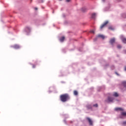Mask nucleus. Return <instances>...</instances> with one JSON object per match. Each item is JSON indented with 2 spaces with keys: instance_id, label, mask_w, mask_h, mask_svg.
Returning <instances> with one entry per match:
<instances>
[{
  "instance_id": "f257e3e1",
  "label": "nucleus",
  "mask_w": 126,
  "mask_h": 126,
  "mask_svg": "<svg viewBox=\"0 0 126 126\" xmlns=\"http://www.w3.org/2000/svg\"><path fill=\"white\" fill-rule=\"evenodd\" d=\"M60 100L62 102H66L67 100H69V95L67 94H62L60 96Z\"/></svg>"
},
{
  "instance_id": "6e6552de",
  "label": "nucleus",
  "mask_w": 126,
  "mask_h": 126,
  "mask_svg": "<svg viewBox=\"0 0 126 126\" xmlns=\"http://www.w3.org/2000/svg\"><path fill=\"white\" fill-rule=\"evenodd\" d=\"M121 40L125 44H126V38L123 37H121Z\"/></svg>"
},
{
  "instance_id": "393cba45",
  "label": "nucleus",
  "mask_w": 126,
  "mask_h": 126,
  "mask_svg": "<svg viewBox=\"0 0 126 126\" xmlns=\"http://www.w3.org/2000/svg\"><path fill=\"white\" fill-rule=\"evenodd\" d=\"M34 9H35V10H38V8L35 7V8H34Z\"/></svg>"
},
{
  "instance_id": "20e7f679",
  "label": "nucleus",
  "mask_w": 126,
  "mask_h": 126,
  "mask_svg": "<svg viewBox=\"0 0 126 126\" xmlns=\"http://www.w3.org/2000/svg\"><path fill=\"white\" fill-rule=\"evenodd\" d=\"M13 48L14 49H15L16 50H17L18 49H20V46H19V45H17V44H15L13 46Z\"/></svg>"
},
{
  "instance_id": "f03ea898",
  "label": "nucleus",
  "mask_w": 126,
  "mask_h": 126,
  "mask_svg": "<svg viewBox=\"0 0 126 126\" xmlns=\"http://www.w3.org/2000/svg\"><path fill=\"white\" fill-rule=\"evenodd\" d=\"M109 23V22H108V21H106V22H105L103 24H102L101 26H100V29H103V28H104V27L106 25H107V24H108Z\"/></svg>"
},
{
  "instance_id": "6ab92c4d",
  "label": "nucleus",
  "mask_w": 126,
  "mask_h": 126,
  "mask_svg": "<svg viewBox=\"0 0 126 126\" xmlns=\"http://www.w3.org/2000/svg\"><path fill=\"white\" fill-rule=\"evenodd\" d=\"M108 29H109V30H114V29L112 27H109L108 28Z\"/></svg>"
},
{
  "instance_id": "2eb2a0df",
  "label": "nucleus",
  "mask_w": 126,
  "mask_h": 126,
  "mask_svg": "<svg viewBox=\"0 0 126 126\" xmlns=\"http://www.w3.org/2000/svg\"><path fill=\"white\" fill-rule=\"evenodd\" d=\"M122 116H124V117H126V112H123L121 114Z\"/></svg>"
},
{
  "instance_id": "cd10ccee",
  "label": "nucleus",
  "mask_w": 126,
  "mask_h": 126,
  "mask_svg": "<svg viewBox=\"0 0 126 126\" xmlns=\"http://www.w3.org/2000/svg\"><path fill=\"white\" fill-rule=\"evenodd\" d=\"M103 0V1H105V0Z\"/></svg>"
},
{
  "instance_id": "423d86ee",
  "label": "nucleus",
  "mask_w": 126,
  "mask_h": 126,
  "mask_svg": "<svg viewBox=\"0 0 126 126\" xmlns=\"http://www.w3.org/2000/svg\"><path fill=\"white\" fill-rule=\"evenodd\" d=\"M115 110L117 111H124V109H123V108H120V107H116V108H115Z\"/></svg>"
},
{
  "instance_id": "5701e85b",
  "label": "nucleus",
  "mask_w": 126,
  "mask_h": 126,
  "mask_svg": "<svg viewBox=\"0 0 126 126\" xmlns=\"http://www.w3.org/2000/svg\"><path fill=\"white\" fill-rule=\"evenodd\" d=\"M36 67V65H35L34 64L32 65V68H35Z\"/></svg>"
},
{
  "instance_id": "9b49d317",
  "label": "nucleus",
  "mask_w": 126,
  "mask_h": 126,
  "mask_svg": "<svg viewBox=\"0 0 126 126\" xmlns=\"http://www.w3.org/2000/svg\"><path fill=\"white\" fill-rule=\"evenodd\" d=\"M96 17V13H94L92 14V18L95 19V18Z\"/></svg>"
},
{
  "instance_id": "1a4fd4ad",
  "label": "nucleus",
  "mask_w": 126,
  "mask_h": 126,
  "mask_svg": "<svg viewBox=\"0 0 126 126\" xmlns=\"http://www.w3.org/2000/svg\"><path fill=\"white\" fill-rule=\"evenodd\" d=\"M30 30H31V29H30V27H27L26 28V31H27V32H30Z\"/></svg>"
},
{
  "instance_id": "0eeeda50",
  "label": "nucleus",
  "mask_w": 126,
  "mask_h": 126,
  "mask_svg": "<svg viewBox=\"0 0 126 126\" xmlns=\"http://www.w3.org/2000/svg\"><path fill=\"white\" fill-rule=\"evenodd\" d=\"M97 37L98 38H101V39H105V36L102 34H99Z\"/></svg>"
},
{
  "instance_id": "4468645a",
  "label": "nucleus",
  "mask_w": 126,
  "mask_h": 126,
  "mask_svg": "<svg viewBox=\"0 0 126 126\" xmlns=\"http://www.w3.org/2000/svg\"><path fill=\"white\" fill-rule=\"evenodd\" d=\"M113 96H114L115 97H118L119 94H118V93H114L113 94Z\"/></svg>"
},
{
  "instance_id": "dca6fc26",
  "label": "nucleus",
  "mask_w": 126,
  "mask_h": 126,
  "mask_svg": "<svg viewBox=\"0 0 126 126\" xmlns=\"http://www.w3.org/2000/svg\"><path fill=\"white\" fill-rule=\"evenodd\" d=\"M86 10H87V9H86V8H82V11H83V12H85Z\"/></svg>"
},
{
  "instance_id": "9d476101",
  "label": "nucleus",
  "mask_w": 126,
  "mask_h": 126,
  "mask_svg": "<svg viewBox=\"0 0 126 126\" xmlns=\"http://www.w3.org/2000/svg\"><path fill=\"white\" fill-rule=\"evenodd\" d=\"M73 94L75 96H77V95H78V92H77V91H74Z\"/></svg>"
},
{
  "instance_id": "39448f33",
  "label": "nucleus",
  "mask_w": 126,
  "mask_h": 126,
  "mask_svg": "<svg viewBox=\"0 0 126 126\" xmlns=\"http://www.w3.org/2000/svg\"><path fill=\"white\" fill-rule=\"evenodd\" d=\"M115 41H116V40L115 39V38H111L110 40V43L111 44V45H113V44L114 43Z\"/></svg>"
},
{
  "instance_id": "f3484780",
  "label": "nucleus",
  "mask_w": 126,
  "mask_h": 126,
  "mask_svg": "<svg viewBox=\"0 0 126 126\" xmlns=\"http://www.w3.org/2000/svg\"><path fill=\"white\" fill-rule=\"evenodd\" d=\"M123 85H124V87H126V81L123 82Z\"/></svg>"
},
{
  "instance_id": "a878e982",
  "label": "nucleus",
  "mask_w": 126,
  "mask_h": 126,
  "mask_svg": "<svg viewBox=\"0 0 126 126\" xmlns=\"http://www.w3.org/2000/svg\"><path fill=\"white\" fill-rule=\"evenodd\" d=\"M125 70L126 71V66L125 67Z\"/></svg>"
},
{
  "instance_id": "ddd939ff",
  "label": "nucleus",
  "mask_w": 126,
  "mask_h": 126,
  "mask_svg": "<svg viewBox=\"0 0 126 126\" xmlns=\"http://www.w3.org/2000/svg\"><path fill=\"white\" fill-rule=\"evenodd\" d=\"M64 39H65V38H64V36H63V37H62L61 38H60V41L61 42H63V41H64Z\"/></svg>"
},
{
  "instance_id": "a211bd4d",
  "label": "nucleus",
  "mask_w": 126,
  "mask_h": 126,
  "mask_svg": "<svg viewBox=\"0 0 126 126\" xmlns=\"http://www.w3.org/2000/svg\"><path fill=\"white\" fill-rule=\"evenodd\" d=\"M117 48L118 49H121L122 48V46L120 45H117Z\"/></svg>"
},
{
  "instance_id": "b1692460",
  "label": "nucleus",
  "mask_w": 126,
  "mask_h": 126,
  "mask_svg": "<svg viewBox=\"0 0 126 126\" xmlns=\"http://www.w3.org/2000/svg\"><path fill=\"white\" fill-rule=\"evenodd\" d=\"M66 1L67 2H69V1H70V0H66Z\"/></svg>"
},
{
  "instance_id": "412c9836",
  "label": "nucleus",
  "mask_w": 126,
  "mask_h": 126,
  "mask_svg": "<svg viewBox=\"0 0 126 126\" xmlns=\"http://www.w3.org/2000/svg\"><path fill=\"white\" fill-rule=\"evenodd\" d=\"M94 107H95L96 108H97V107H98V104H94Z\"/></svg>"
},
{
  "instance_id": "bb28decb",
  "label": "nucleus",
  "mask_w": 126,
  "mask_h": 126,
  "mask_svg": "<svg viewBox=\"0 0 126 126\" xmlns=\"http://www.w3.org/2000/svg\"><path fill=\"white\" fill-rule=\"evenodd\" d=\"M116 74L117 75H119V74H118V73L116 72Z\"/></svg>"
},
{
  "instance_id": "7ed1b4c3",
  "label": "nucleus",
  "mask_w": 126,
  "mask_h": 126,
  "mask_svg": "<svg viewBox=\"0 0 126 126\" xmlns=\"http://www.w3.org/2000/svg\"><path fill=\"white\" fill-rule=\"evenodd\" d=\"M87 120L88 121L90 126H92V125H93V122H92V120L90 118L87 117Z\"/></svg>"
},
{
  "instance_id": "f8f14e48",
  "label": "nucleus",
  "mask_w": 126,
  "mask_h": 126,
  "mask_svg": "<svg viewBox=\"0 0 126 126\" xmlns=\"http://www.w3.org/2000/svg\"><path fill=\"white\" fill-rule=\"evenodd\" d=\"M113 100H114V99H113V98H112V97H108V101L109 102H113Z\"/></svg>"
},
{
  "instance_id": "aec40b11",
  "label": "nucleus",
  "mask_w": 126,
  "mask_h": 126,
  "mask_svg": "<svg viewBox=\"0 0 126 126\" xmlns=\"http://www.w3.org/2000/svg\"><path fill=\"white\" fill-rule=\"evenodd\" d=\"M91 33H92L93 34H94L95 33V31H91Z\"/></svg>"
},
{
  "instance_id": "4be33fe9",
  "label": "nucleus",
  "mask_w": 126,
  "mask_h": 126,
  "mask_svg": "<svg viewBox=\"0 0 126 126\" xmlns=\"http://www.w3.org/2000/svg\"><path fill=\"white\" fill-rule=\"evenodd\" d=\"M123 125H124V126H126V121H125L123 123Z\"/></svg>"
}]
</instances>
